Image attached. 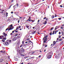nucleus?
Listing matches in <instances>:
<instances>
[{"mask_svg":"<svg viewBox=\"0 0 64 64\" xmlns=\"http://www.w3.org/2000/svg\"><path fill=\"white\" fill-rule=\"evenodd\" d=\"M8 21H10V19H8Z\"/></svg>","mask_w":64,"mask_h":64,"instance_id":"nucleus-53","label":"nucleus"},{"mask_svg":"<svg viewBox=\"0 0 64 64\" xmlns=\"http://www.w3.org/2000/svg\"><path fill=\"white\" fill-rule=\"evenodd\" d=\"M22 46H23V47L24 46H23V45H22V44H21V45H20V48H21V47H22Z\"/></svg>","mask_w":64,"mask_h":64,"instance_id":"nucleus-17","label":"nucleus"},{"mask_svg":"<svg viewBox=\"0 0 64 64\" xmlns=\"http://www.w3.org/2000/svg\"><path fill=\"white\" fill-rule=\"evenodd\" d=\"M9 28H7L6 30V31H7V30H8L9 31L11 30H12L14 28V26H13V25L12 24L10 26H9Z\"/></svg>","mask_w":64,"mask_h":64,"instance_id":"nucleus-2","label":"nucleus"},{"mask_svg":"<svg viewBox=\"0 0 64 64\" xmlns=\"http://www.w3.org/2000/svg\"><path fill=\"white\" fill-rule=\"evenodd\" d=\"M18 28H19V27H17L16 28V30H18Z\"/></svg>","mask_w":64,"mask_h":64,"instance_id":"nucleus-29","label":"nucleus"},{"mask_svg":"<svg viewBox=\"0 0 64 64\" xmlns=\"http://www.w3.org/2000/svg\"><path fill=\"white\" fill-rule=\"evenodd\" d=\"M28 42H29V43H30V42H31V41L30 40H29Z\"/></svg>","mask_w":64,"mask_h":64,"instance_id":"nucleus-34","label":"nucleus"},{"mask_svg":"<svg viewBox=\"0 0 64 64\" xmlns=\"http://www.w3.org/2000/svg\"><path fill=\"white\" fill-rule=\"evenodd\" d=\"M41 56H38V58H39V57H41Z\"/></svg>","mask_w":64,"mask_h":64,"instance_id":"nucleus-57","label":"nucleus"},{"mask_svg":"<svg viewBox=\"0 0 64 64\" xmlns=\"http://www.w3.org/2000/svg\"><path fill=\"white\" fill-rule=\"evenodd\" d=\"M14 31L13 30V31H12V33H14Z\"/></svg>","mask_w":64,"mask_h":64,"instance_id":"nucleus-44","label":"nucleus"},{"mask_svg":"<svg viewBox=\"0 0 64 64\" xmlns=\"http://www.w3.org/2000/svg\"><path fill=\"white\" fill-rule=\"evenodd\" d=\"M54 32H55V33H54V34H56V33H57L56 32V31H54V32H53V33H54Z\"/></svg>","mask_w":64,"mask_h":64,"instance_id":"nucleus-37","label":"nucleus"},{"mask_svg":"<svg viewBox=\"0 0 64 64\" xmlns=\"http://www.w3.org/2000/svg\"><path fill=\"white\" fill-rule=\"evenodd\" d=\"M9 42L10 43H11V40H10L9 41Z\"/></svg>","mask_w":64,"mask_h":64,"instance_id":"nucleus-33","label":"nucleus"},{"mask_svg":"<svg viewBox=\"0 0 64 64\" xmlns=\"http://www.w3.org/2000/svg\"><path fill=\"white\" fill-rule=\"evenodd\" d=\"M61 44H63V41H62L61 42Z\"/></svg>","mask_w":64,"mask_h":64,"instance_id":"nucleus-40","label":"nucleus"},{"mask_svg":"<svg viewBox=\"0 0 64 64\" xmlns=\"http://www.w3.org/2000/svg\"><path fill=\"white\" fill-rule=\"evenodd\" d=\"M59 40V38H57V40Z\"/></svg>","mask_w":64,"mask_h":64,"instance_id":"nucleus-60","label":"nucleus"},{"mask_svg":"<svg viewBox=\"0 0 64 64\" xmlns=\"http://www.w3.org/2000/svg\"><path fill=\"white\" fill-rule=\"evenodd\" d=\"M2 12H4V10H2Z\"/></svg>","mask_w":64,"mask_h":64,"instance_id":"nucleus-61","label":"nucleus"},{"mask_svg":"<svg viewBox=\"0 0 64 64\" xmlns=\"http://www.w3.org/2000/svg\"><path fill=\"white\" fill-rule=\"evenodd\" d=\"M9 45V42H5L4 43V45L5 46Z\"/></svg>","mask_w":64,"mask_h":64,"instance_id":"nucleus-5","label":"nucleus"},{"mask_svg":"<svg viewBox=\"0 0 64 64\" xmlns=\"http://www.w3.org/2000/svg\"><path fill=\"white\" fill-rule=\"evenodd\" d=\"M47 23V22L46 21H45V22L44 23V24H46Z\"/></svg>","mask_w":64,"mask_h":64,"instance_id":"nucleus-22","label":"nucleus"},{"mask_svg":"<svg viewBox=\"0 0 64 64\" xmlns=\"http://www.w3.org/2000/svg\"><path fill=\"white\" fill-rule=\"evenodd\" d=\"M36 31H35L34 32H32L31 33V34H35V33L36 32Z\"/></svg>","mask_w":64,"mask_h":64,"instance_id":"nucleus-10","label":"nucleus"},{"mask_svg":"<svg viewBox=\"0 0 64 64\" xmlns=\"http://www.w3.org/2000/svg\"><path fill=\"white\" fill-rule=\"evenodd\" d=\"M22 46H25L26 45L24 44V41H22Z\"/></svg>","mask_w":64,"mask_h":64,"instance_id":"nucleus-7","label":"nucleus"},{"mask_svg":"<svg viewBox=\"0 0 64 64\" xmlns=\"http://www.w3.org/2000/svg\"><path fill=\"white\" fill-rule=\"evenodd\" d=\"M59 34H61V32H59Z\"/></svg>","mask_w":64,"mask_h":64,"instance_id":"nucleus-43","label":"nucleus"},{"mask_svg":"<svg viewBox=\"0 0 64 64\" xmlns=\"http://www.w3.org/2000/svg\"><path fill=\"white\" fill-rule=\"evenodd\" d=\"M31 17H29V18L28 20H27L26 21H29V22H31Z\"/></svg>","mask_w":64,"mask_h":64,"instance_id":"nucleus-6","label":"nucleus"},{"mask_svg":"<svg viewBox=\"0 0 64 64\" xmlns=\"http://www.w3.org/2000/svg\"><path fill=\"white\" fill-rule=\"evenodd\" d=\"M61 38V36H60L59 37V38Z\"/></svg>","mask_w":64,"mask_h":64,"instance_id":"nucleus-62","label":"nucleus"},{"mask_svg":"<svg viewBox=\"0 0 64 64\" xmlns=\"http://www.w3.org/2000/svg\"><path fill=\"white\" fill-rule=\"evenodd\" d=\"M53 46H54L55 44H56V42L55 41H54L53 42Z\"/></svg>","mask_w":64,"mask_h":64,"instance_id":"nucleus-8","label":"nucleus"},{"mask_svg":"<svg viewBox=\"0 0 64 64\" xmlns=\"http://www.w3.org/2000/svg\"><path fill=\"white\" fill-rule=\"evenodd\" d=\"M50 35H52V33H50Z\"/></svg>","mask_w":64,"mask_h":64,"instance_id":"nucleus-47","label":"nucleus"},{"mask_svg":"<svg viewBox=\"0 0 64 64\" xmlns=\"http://www.w3.org/2000/svg\"><path fill=\"white\" fill-rule=\"evenodd\" d=\"M55 31L57 32H58V30H56Z\"/></svg>","mask_w":64,"mask_h":64,"instance_id":"nucleus-59","label":"nucleus"},{"mask_svg":"<svg viewBox=\"0 0 64 64\" xmlns=\"http://www.w3.org/2000/svg\"><path fill=\"white\" fill-rule=\"evenodd\" d=\"M20 55V56H25L24 54H21Z\"/></svg>","mask_w":64,"mask_h":64,"instance_id":"nucleus-21","label":"nucleus"},{"mask_svg":"<svg viewBox=\"0 0 64 64\" xmlns=\"http://www.w3.org/2000/svg\"><path fill=\"white\" fill-rule=\"evenodd\" d=\"M18 28H21V26H20L18 27Z\"/></svg>","mask_w":64,"mask_h":64,"instance_id":"nucleus-45","label":"nucleus"},{"mask_svg":"<svg viewBox=\"0 0 64 64\" xmlns=\"http://www.w3.org/2000/svg\"><path fill=\"white\" fill-rule=\"evenodd\" d=\"M33 29H35V27H33L32 28Z\"/></svg>","mask_w":64,"mask_h":64,"instance_id":"nucleus-56","label":"nucleus"},{"mask_svg":"<svg viewBox=\"0 0 64 64\" xmlns=\"http://www.w3.org/2000/svg\"><path fill=\"white\" fill-rule=\"evenodd\" d=\"M16 5L17 7H18L19 6V5H18V4H16V5H15V6H13V8H14V9H15V8H14V6H15Z\"/></svg>","mask_w":64,"mask_h":64,"instance_id":"nucleus-11","label":"nucleus"},{"mask_svg":"<svg viewBox=\"0 0 64 64\" xmlns=\"http://www.w3.org/2000/svg\"><path fill=\"white\" fill-rule=\"evenodd\" d=\"M3 59H1L0 60V62H2V61H3Z\"/></svg>","mask_w":64,"mask_h":64,"instance_id":"nucleus-16","label":"nucleus"},{"mask_svg":"<svg viewBox=\"0 0 64 64\" xmlns=\"http://www.w3.org/2000/svg\"><path fill=\"white\" fill-rule=\"evenodd\" d=\"M23 64V62H22L21 63V64Z\"/></svg>","mask_w":64,"mask_h":64,"instance_id":"nucleus-63","label":"nucleus"},{"mask_svg":"<svg viewBox=\"0 0 64 64\" xmlns=\"http://www.w3.org/2000/svg\"><path fill=\"white\" fill-rule=\"evenodd\" d=\"M59 40L60 41H62V40H63V39L62 38H60L59 39Z\"/></svg>","mask_w":64,"mask_h":64,"instance_id":"nucleus-19","label":"nucleus"},{"mask_svg":"<svg viewBox=\"0 0 64 64\" xmlns=\"http://www.w3.org/2000/svg\"><path fill=\"white\" fill-rule=\"evenodd\" d=\"M35 52H32V54H34L35 53Z\"/></svg>","mask_w":64,"mask_h":64,"instance_id":"nucleus-35","label":"nucleus"},{"mask_svg":"<svg viewBox=\"0 0 64 64\" xmlns=\"http://www.w3.org/2000/svg\"><path fill=\"white\" fill-rule=\"evenodd\" d=\"M2 36H0V39H2Z\"/></svg>","mask_w":64,"mask_h":64,"instance_id":"nucleus-23","label":"nucleus"},{"mask_svg":"<svg viewBox=\"0 0 64 64\" xmlns=\"http://www.w3.org/2000/svg\"><path fill=\"white\" fill-rule=\"evenodd\" d=\"M46 18V17H45L43 19H45Z\"/></svg>","mask_w":64,"mask_h":64,"instance_id":"nucleus-51","label":"nucleus"},{"mask_svg":"<svg viewBox=\"0 0 64 64\" xmlns=\"http://www.w3.org/2000/svg\"><path fill=\"white\" fill-rule=\"evenodd\" d=\"M64 26V24L62 25V26Z\"/></svg>","mask_w":64,"mask_h":64,"instance_id":"nucleus-64","label":"nucleus"},{"mask_svg":"<svg viewBox=\"0 0 64 64\" xmlns=\"http://www.w3.org/2000/svg\"><path fill=\"white\" fill-rule=\"evenodd\" d=\"M11 14H13V12H11Z\"/></svg>","mask_w":64,"mask_h":64,"instance_id":"nucleus-55","label":"nucleus"},{"mask_svg":"<svg viewBox=\"0 0 64 64\" xmlns=\"http://www.w3.org/2000/svg\"><path fill=\"white\" fill-rule=\"evenodd\" d=\"M2 36V38H4V36Z\"/></svg>","mask_w":64,"mask_h":64,"instance_id":"nucleus-39","label":"nucleus"},{"mask_svg":"<svg viewBox=\"0 0 64 64\" xmlns=\"http://www.w3.org/2000/svg\"><path fill=\"white\" fill-rule=\"evenodd\" d=\"M17 38H20V36H18Z\"/></svg>","mask_w":64,"mask_h":64,"instance_id":"nucleus-32","label":"nucleus"},{"mask_svg":"<svg viewBox=\"0 0 64 64\" xmlns=\"http://www.w3.org/2000/svg\"><path fill=\"white\" fill-rule=\"evenodd\" d=\"M2 42H5V40H2Z\"/></svg>","mask_w":64,"mask_h":64,"instance_id":"nucleus-25","label":"nucleus"},{"mask_svg":"<svg viewBox=\"0 0 64 64\" xmlns=\"http://www.w3.org/2000/svg\"><path fill=\"white\" fill-rule=\"evenodd\" d=\"M14 60H16V61L18 60V58L17 57H14Z\"/></svg>","mask_w":64,"mask_h":64,"instance_id":"nucleus-9","label":"nucleus"},{"mask_svg":"<svg viewBox=\"0 0 64 64\" xmlns=\"http://www.w3.org/2000/svg\"><path fill=\"white\" fill-rule=\"evenodd\" d=\"M13 1H14V0H12V2H13Z\"/></svg>","mask_w":64,"mask_h":64,"instance_id":"nucleus-58","label":"nucleus"},{"mask_svg":"<svg viewBox=\"0 0 64 64\" xmlns=\"http://www.w3.org/2000/svg\"><path fill=\"white\" fill-rule=\"evenodd\" d=\"M38 34H40V33L38 32Z\"/></svg>","mask_w":64,"mask_h":64,"instance_id":"nucleus-48","label":"nucleus"},{"mask_svg":"<svg viewBox=\"0 0 64 64\" xmlns=\"http://www.w3.org/2000/svg\"><path fill=\"white\" fill-rule=\"evenodd\" d=\"M62 35H64V32L63 31L62 32Z\"/></svg>","mask_w":64,"mask_h":64,"instance_id":"nucleus-18","label":"nucleus"},{"mask_svg":"<svg viewBox=\"0 0 64 64\" xmlns=\"http://www.w3.org/2000/svg\"><path fill=\"white\" fill-rule=\"evenodd\" d=\"M52 19H53V18H54V16L53 15H52Z\"/></svg>","mask_w":64,"mask_h":64,"instance_id":"nucleus-20","label":"nucleus"},{"mask_svg":"<svg viewBox=\"0 0 64 64\" xmlns=\"http://www.w3.org/2000/svg\"><path fill=\"white\" fill-rule=\"evenodd\" d=\"M60 7H63V6H62L60 5Z\"/></svg>","mask_w":64,"mask_h":64,"instance_id":"nucleus-42","label":"nucleus"},{"mask_svg":"<svg viewBox=\"0 0 64 64\" xmlns=\"http://www.w3.org/2000/svg\"><path fill=\"white\" fill-rule=\"evenodd\" d=\"M40 21V20H38V22H39Z\"/></svg>","mask_w":64,"mask_h":64,"instance_id":"nucleus-50","label":"nucleus"},{"mask_svg":"<svg viewBox=\"0 0 64 64\" xmlns=\"http://www.w3.org/2000/svg\"><path fill=\"white\" fill-rule=\"evenodd\" d=\"M52 52H48L46 55V56L48 57V59H50L51 58V55H52Z\"/></svg>","mask_w":64,"mask_h":64,"instance_id":"nucleus-1","label":"nucleus"},{"mask_svg":"<svg viewBox=\"0 0 64 64\" xmlns=\"http://www.w3.org/2000/svg\"><path fill=\"white\" fill-rule=\"evenodd\" d=\"M46 51V49H45L44 50V52H45Z\"/></svg>","mask_w":64,"mask_h":64,"instance_id":"nucleus-54","label":"nucleus"},{"mask_svg":"<svg viewBox=\"0 0 64 64\" xmlns=\"http://www.w3.org/2000/svg\"><path fill=\"white\" fill-rule=\"evenodd\" d=\"M20 48V46H17V49H19Z\"/></svg>","mask_w":64,"mask_h":64,"instance_id":"nucleus-24","label":"nucleus"},{"mask_svg":"<svg viewBox=\"0 0 64 64\" xmlns=\"http://www.w3.org/2000/svg\"><path fill=\"white\" fill-rule=\"evenodd\" d=\"M12 34H13L12 33H11L10 34V35H12Z\"/></svg>","mask_w":64,"mask_h":64,"instance_id":"nucleus-46","label":"nucleus"},{"mask_svg":"<svg viewBox=\"0 0 64 64\" xmlns=\"http://www.w3.org/2000/svg\"><path fill=\"white\" fill-rule=\"evenodd\" d=\"M18 35V34H15V35H14V36H15V37H16V36H17V35Z\"/></svg>","mask_w":64,"mask_h":64,"instance_id":"nucleus-27","label":"nucleus"},{"mask_svg":"<svg viewBox=\"0 0 64 64\" xmlns=\"http://www.w3.org/2000/svg\"><path fill=\"white\" fill-rule=\"evenodd\" d=\"M21 50L22 52H24V49L23 48H21Z\"/></svg>","mask_w":64,"mask_h":64,"instance_id":"nucleus-13","label":"nucleus"},{"mask_svg":"<svg viewBox=\"0 0 64 64\" xmlns=\"http://www.w3.org/2000/svg\"><path fill=\"white\" fill-rule=\"evenodd\" d=\"M19 21H20V20H19L18 22V23H19Z\"/></svg>","mask_w":64,"mask_h":64,"instance_id":"nucleus-49","label":"nucleus"},{"mask_svg":"<svg viewBox=\"0 0 64 64\" xmlns=\"http://www.w3.org/2000/svg\"><path fill=\"white\" fill-rule=\"evenodd\" d=\"M18 36H20V37H21V36H22V34H18Z\"/></svg>","mask_w":64,"mask_h":64,"instance_id":"nucleus-15","label":"nucleus"},{"mask_svg":"<svg viewBox=\"0 0 64 64\" xmlns=\"http://www.w3.org/2000/svg\"><path fill=\"white\" fill-rule=\"evenodd\" d=\"M2 34L5 37L3 39V40H6V36L7 35V34L5 33L4 32H3Z\"/></svg>","mask_w":64,"mask_h":64,"instance_id":"nucleus-4","label":"nucleus"},{"mask_svg":"<svg viewBox=\"0 0 64 64\" xmlns=\"http://www.w3.org/2000/svg\"><path fill=\"white\" fill-rule=\"evenodd\" d=\"M6 52V51H3L2 50H1L0 52H1V53H5Z\"/></svg>","mask_w":64,"mask_h":64,"instance_id":"nucleus-14","label":"nucleus"},{"mask_svg":"<svg viewBox=\"0 0 64 64\" xmlns=\"http://www.w3.org/2000/svg\"><path fill=\"white\" fill-rule=\"evenodd\" d=\"M28 43V42H25V43H26H26Z\"/></svg>","mask_w":64,"mask_h":64,"instance_id":"nucleus-52","label":"nucleus"},{"mask_svg":"<svg viewBox=\"0 0 64 64\" xmlns=\"http://www.w3.org/2000/svg\"><path fill=\"white\" fill-rule=\"evenodd\" d=\"M58 27V26H57L56 27V28L55 29V30H57V27Z\"/></svg>","mask_w":64,"mask_h":64,"instance_id":"nucleus-30","label":"nucleus"},{"mask_svg":"<svg viewBox=\"0 0 64 64\" xmlns=\"http://www.w3.org/2000/svg\"><path fill=\"white\" fill-rule=\"evenodd\" d=\"M45 47H47V46L46 44H45Z\"/></svg>","mask_w":64,"mask_h":64,"instance_id":"nucleus-41","label":"nucleus"},{"mask_svg":"<svg viewBox=\"0 0 64 64\" xmlns=\"http://www.w3.org/2000/svg\"><path fill=\"white\" fill-rule=\"evenodd\" d=\"M58 19H59V20H61V18H58Z\"/></svg>","mask_w":64,"mask_h":64,"instance_id":"nucleus-36","label":"nucleus"},{"mask_svg":"<svg viewBox=\"0 0 64 64\" xmlns=\"http://www.w3.org/2000/svg\"><path fill=\"white\" fill-rule=\"evenodd\" d=\"M26 27L27 28H28L29 27V26H26Z\"/></svg>","mask_w":64,"mask_h":64,"instance_id":"nucleus-26","label":"nucleus"},{"mask_svg":"<svg viewBox=\"0 0 64 64\" xmlns=\"http://www.w3.org/2000/svg\"><path fill=\"white\" fill-rule=\"evenodd\" d=\"M31 21L32 22H34V21H35V20H31Z\"/></svg>","mask_w":64,"mask_h":64,"instance_id":"nucleus-31","label":"nucleus"},{"mask_svg":"<svg viewBox=\"0 0 64 64\" xmlns=\"http://www.w3.org/2000/svg\"><path fill=\"white\" fill-rule=\"evenodd\" d=\"M6 17L7 16H8V13L7 12L6 13Z\"/></svg>","mask_w":64,"mask_h":64,"instance_id":"nucleus-28","label":"nucleus"},{"mask_svg":"<svg viewBox=\"0 0 64 64\" xmlns=\"http://www.w3.org/2000/svg\"><path fill=\"white\" fill-rule=\"evenodd\" d=\"M48 39V36H46L43 38V40L44 43H46V41H47V39Z\"/></svg>","mask_w":64,"mask_h":64,"instance_id":"nucleus-3","label":"nucleus"},{"mask_svg":"<svg viewBox=\"0 0 64 64\" xmlns=\"http://www.w3.org/2000/svg\"><path fill=\"white\" fill-rule=\"evenodd\" d=\"M53 28H51V30H53Z\"/></svg>","mask_w":64,"mask_h":64,"instance_id":"nucleus-38","label":"nucleus"},{"mask_svg":"<svg viewBox=\"0 0 64 64\" xmlns=\"http://www.w3.org/2000/svg\"><path fill=\"white\" fill-rule=\"evenodd\" d=\"M16 39H17V38H16V37H14L13 39V40L15 41V40H16Z\"/></svg>","mask_w":64,"mask_h":64,"instance_id":"nucleus-12","label":"nucleus"}]
</instances>
